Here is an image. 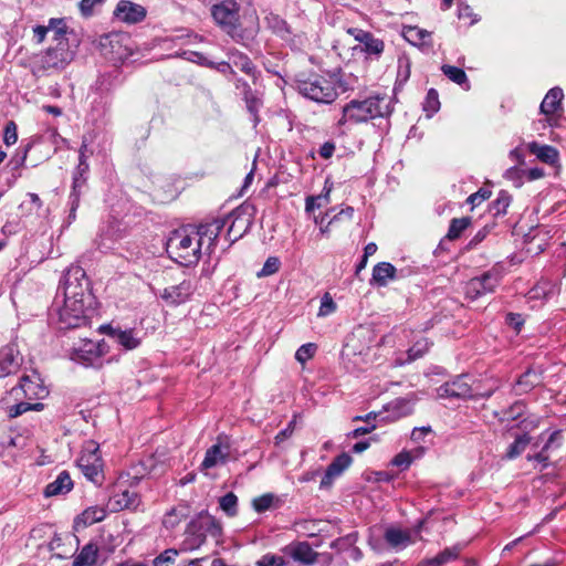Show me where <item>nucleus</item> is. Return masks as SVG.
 Segmentation results:
<instances>
[{"instance_id": "2f4dec72", "label": "nucleus", "mask_w": 566, "mask_h": 566, "mask_svg": "<svg viewBox=\"0 0 566 566\" xmlns=\"http://www.w3.org/2000/svg\"><path fill=\"white\" fill-rule=\"evenodd\" d=\"M98 557V547L93 542L83 546L81 552L75 556L72 566H94Z\"/></svg>"}, {"instance_id": "a211bd4d", "label": "nucleus", "mask_w": 566, "mask_h": 566, "mask_svg": "<svg viewBox=\"0 0 566 566\" xmlns=\"http://www.w3.org/2000/svg\"><path fill=\"white\" fill-rule=\"evenodd\" d=\"M114 17L125 23L135 24L142 22L147 14L145 7L129 0H120L115 10Z\"/></svg>"}, {"instance_id": "13d9d810", "label": "nucleus", "mask_w": 566, "mask_h": 566, "mask_svg": "<svg viewBox=\"0 0 566 566\" xmlns=\"http://www.w3.org/2000/svg\"><path fill=\"white\" fill-rule=\"evenodd\" d=\"M32 148V144L28 143L22 149H18L17 153L11 157L9 165L13 170L21 168L28 157V153Z\"/></svg>"}, {"instance_id": "7ed1b4c3", "label": "nucleus", "mask_w": 566, "mask_h": 566, "mask_svg": "<svg viewBox=\"0 0 566 566\" xmlns=\"http://www.w3.org/2000/svg\"><path fill=\"white\" fill-rule=\"evenodd\" d=\"M63 300L82 301L84 304L93 305L94 296L91 290V281L86 272L77 264H72L66 269L57 286L59 296Z\"/></svg>"}, {"instance_id": "7c9ffc66", "label": "nucleus", "mask_w": 566, "mask_h": 566, "mask_svg": "<svg viewBox=\"0 0 566 566\" xmlns=\"http://www.w3.org/2000/svg\"><path fill=\"white\" fill-rule=\"evenodd\" d=\"M563 96H564V94H563L562 88H559V87L551 88L541 103V106H539L541 113H543L545 115L554 114L560 107Z\"/></svg>"}, {"instance_id": "c9c22d12", "label": "nucleus", "mask_w": 566, "mask_h": 566, "mask_svg": "<svg viewBox=\"0 0 566 566\" xmlns=\"http://www.w3.org/2000/svg\"><path fill=\"white\" fill-rule=\"evenodd\" d=\"M441 71L453 83L465 87L467 90L470 88L469 78L462 69L449 64H443L441 66Z\"/></svg>"}, {"instance_id": "9b49d317", "label": "nucleus", "mask_w": 566, "mask_h": 566, "mask_svg": "<svg viewBox=\"0 0 566 566\" xmlns=\"http://www.w3.org/2000/svg\"><path fill=\"white\" fill-rule=\"evenodd\" d=\"M108 352V345L104 340L93 342L82 339L81 344L73 347L70 357L73 361L85 367H102V357Z\"/></svg>"}, {"instance_id": "a18cd8bd", "label": "nucleus", "mask_w": 566, "mask_h": 566, "mask_svg": "<svg viewBox=\"0 0 566 566\" xmlns=\"http://www.w3.org/2000/svg\"><path fill=\"white\" fill-rule=\"evenodd\" d=\"M552 293L553 286L549 284V282L542 281L528 291L527 297L530 300H547Z\"/></svg>"}, {"instance_id": "37998d69", "label": "nucleus", "mask_w": 566, "mask_h": 566, "mask_svg": "<svg viewBox=\"0 0 566 566\" xmlns=\"http://www.w3.org/2000/svg\"><path fill=\"white\" fill-rule=\"evenodd\" d=\"M220 509L230 517L238 514V496L233 492H228L219 500Z\"/></svg>"}, {"instance_id": "de8ad7c7", "label": "nucleus", "mask_w": 566, "mask_h": 566, "mask_svg": "<svg viewBox=\"0 0 566 566\" xmlns=\"http://www.w3.org/2000/svg\"><path fill=\"white\" fill-rule=\"evenodd\" d=\"M186 506H177L167 512L163 521L164 526L174 528L186 516Z\"/></svg>"}, {"instance_id": "f257e3e1", "label": "nucleus", "mask_w": 566, "mask_h": 566, "mask_svg": "<svg viewBox=\"0 0 566 566\" xmlns=\"http://www.w3.org/2000/svg\"><path fill=\"white\" fill-rule=\"evenodd\" d=\"M294 86L303 97L317 104L329 105L339 95L340 81L336 75L298 74L294 80Z\"/></svg>"}, {"instance_id": "412c9836", "label": "nucleus", "mask_w": 566, "mask_h": 566, "mask_svg": "<svg viewBox=\"0 0 566 566\" xmlns=\"http://www.w3.org/2000/svg\"><path fill=\"white\" fill-rule=\"evenodd\" d=\"M21 365L22 357L14 345L10 344L0 349V378L17 374Z\"/></svg>"}, {"instance_id": "6ab92c4d", "label": "nucleus", "mask_w": 566, "mask_h": 566, "mask_svg": "<svg viewBox=\"0 0 566 566\" xmlns=\"http://www.w3.org/2000/svg\"><path fill=\"white\" fill-rule=\"evenodd\" d=\"M92 154L93 151L88 149V143L84 138L78 149V164L73 171L71 189L82 191V189L86 186L87 175L90 170L87 158L88 155Z\"/></svg>"}, {"instance_id": "6e6d98bb", "label": "nucleus", "mask_w": 566, "mask_h": 566, "mask_svg": "<svg viewBox=\"0 0 566 566\" xmlns=\"http://www.w3.org/2000/svg\"><path fill=\"white\" fill-rule=\"evenodd\" d=\"M106 0H81L78 10L83 18H91L95 14L96 7H101Z\"/></svg>"}, {"instance_id": "bf43d9fd", "label": "nucleus", "mask_w": 566, "mask_h": 566, "mask_svg": "<svg viewBox=\"0 0 566 566\" xmlns=\"http://www.w3.org/2000/svg\"><path fill=\"white\" fill-rule=\"evenodd\" d=\"M82 191L71 189L69 196L70 212L67 216V223L71 224L76 219V211L80 206Z\"/></svg>"}, {"instance_id": "4d7b16f0", "label": "nucleus", "mask_w": 566, "mask_h": 566, "mask_svg": "<svg viewBox=\"0 0 566 566\" xmlns=\"http://www.w3.org/2000/svg\"><path fill=\"white\" fill-rule=\"evenodd\" d=\"M325 193H322L319 196H308L305 200V210L306 212H313L315 209L319 208L322 206V200H325L328 202L329 200V192L331 188H324Z\"/></svg>"}, {"instance_id": "4c0bfd02", "label": "nucleus", "mask_w": 566, "mask_h": 566, "mask_svg": "<svg viewBox=\"0 0 566 566\" xmlns=\"http://www.w3.org/2000/svg\"><path fill=\"white\" fill-rule=\"evenodd\" d=\"M512 202V196L506 190H501L497 193V198L490 205V212L494 217L504 216L507 212V208Z\"/></svg>"}, {"instance_id": "338daca9", "label": "nucleus", "mask_w": 566, "mask_h": 566, "mask_svg": "<svg viewBox=\"0 0 566 566\" xmlns=\"http://www.w3.org/2000/svg\"><path fill=\"white\" fill-rule=\"evenodd\" d=\"M271 28L274 30L276 34L281 38H285L287 34H291L290 27L287 22L280 17L275 15L271 20Z\"/></svg>"}, {"instance_id": "cd10ccee", "label": "nucleus", "mask_w": 566, "mask_h": 566, "mask_svg": "<svg viewBox=\"0 0 566 566\" xmlns=\"http://www.w3.org/2000/svg\"><path fill=\"white\" fill-rule=\"evenodd\" d=\"M73 489V481L71 479V475L67 471H62L57 474L56 479L49 483L43 494L45 497L56 496V495H64L69 493Z\"/></svg>"}, {"instance_id": "20e7f679", "label": "nucleus", "mask_w": 566, "mask_h": 566, "mask_svg": "<svg viewBox=\"0 0 566 566\" xmlns=\"http://www.w3.org/2000/svg\"><path fill=\"white\" fill-rule=\"evenodd\" d=\"M216 24L238 43L245 44L248 36L240 23V6L234 0H222L211 7Z\"/></svg>"}, {"instance_id": "49530a36", "label": "nucleus", "mask_w": 566, "mask_h": 566, "mask_svg": "<svg viewBox=\"0 0 566 566\" xmlns=\"http://www.w3.org/2000/svg\"><path fill=\"white\" fill-rule=\"evenodd\" d=\"M422 108L428 117H431L440 109L439 94L437 90L430 88L427 92Z\"/></svg>"}, {"instance_id": "c85d7f7f", "label": "nucleus", "mask_w": 566, "mask_h": 566, "mask_svg": "<svg viewBox=\"0 0 566 566\" xmlns=\"http://www.w3.org/2000/svg\"><path fill=\"white\" fill-rule=\"evenodd\" d=\"M115 510H136L142 504L140 495L135 491L125 490L113 495Z\"/></svg>"}, {"instance_id": "864d4df0", "label": "nucleus", "mask_w": 566, "mask_h": 566, "mask_svg": "<svg viewBox=\"0 0 566 566\" xmlns=\"http://www.w3.org/2000/svg\"><path fill=\"white\" fill-rule=\"evenodd\" d=\"M526 410V405L522 401H515L507 409L503 410L502 420H516L521 418Z\"/></svg>"}, {"instance_id": "72a5a7b5", "label": "nucleus", "mask_w": 566, "mask_h": 566, "mask_svg": "<svg viewBox=\"0 0 566 566\" xmlns=\"http://www.w3.org/2000/svg\"><path fill=\"white\" fill-rule=\"evenodd\" d=\"M105 517L106 511L103 507L91 506L75 518V524L82 523L83 526H88L103 521Z\"/></svg>"}, {"instance_id": "0e129e2a", "label": "nucleus", "mask_w": 566, "mask_h": 566, "mask_svg": "<svg viewBox=\"0 0 566 566\" xmlns=\"http://www.w3.org/2000/svg\"><path fill=\"white\" fill-rule=\"evenodd\" d=\"M412 461L413 458L409 451H401L392 458L390 463L403 471L411 465Z\"/></svg>"}, {"instance_id": "aec40b11", "label": "nucleus", "mask_w": 566, "mask_h": 566, "mask_svg": "<svg viewBox=\"0 0 566 566\" xmlns=\"http://www.w3.org/2000/svg\"><path fill=\"white\" fill-rule=\"evenodd\" d=\"M193 284L190 280H184L177 285L165 287L160 292V297L168 305H180L189 300L193 293Z\"/></svg>"}, {"instance_id": "393cba45", "label": "nucleus", "mask_w": 566, "mask_h": 566, "mask_svg": "<svg viewBox=\"0 0 566 566\" xmlns=\"http://www.w3.org/2000/svg\"><path fill=\"white\" fill-rule=\"evenodd\" d=\"M542 371L534 368H527L515 381L513 386L514 394L522 396L532 391L542 384Z\"/></svg>"}, {"instance_id": "a878e982", "label": "nucleus", "mask_w": 566, "mask_h": 566, "mask_svg": "<svg viewBox=\"0 0 566 566\" xmlns=\"http://www.w3.org/2000/svg\"><path fill=\"white\" fill-rule=\"evenodd\" d=\"M384 539L386 545L396 552L401 551L411 544L410 533L394 526L385 530Z\"/></svg>"}, {"instance_id": "6e6552de", "label": "nucleus", "mask_w": 566, "mask_h": 566, "mask_svg": "<svg viewBox=\"0 0 566 566\" xmlns=\"http://www.w3.org/2000/svg\"><path fill=\"white\" fill-rule=\"evenodd\" d=\"M256 208L250 201H244L227 216L226 221L231 219V224L228 228L227 239L230 243L241 239L251 229Z\"/></svg>"}, {"instance_id": "f8f14e48", "label": "nucleus", "mask_w": 566, "mask_h": 566, "mask_svg": "<svg viewBox=\"0 0 566 566\" xmlns=\"http://www.w3.org/2000/svg\"><path fill=\"white\" fill-rule=\"evenodd\" d=\"M467 375H461L451 381H447L437 389L439 398H454V399H479L490 398L494 389H489L483 392H474L471 385L467 381Z\"/></svg>"}, {"instance_id": "052dcab7", "label": "nucleus", "mask_w": 566, "mask_h": 566, "mask_svg": "<svg viewBox=\"0 0 566 566\" xmlns=\"http://www.w3.org/2000/svg\"><path fill=\"white\" fill-rule=\"evenodd\" d=\"M377 531L370 528L368 536V545L376 553H382L386 549V542L384 539V534H377Z\"/></svg>"}, {"instance_id": "5701e85b", "label": "nucleus", "mask_w": 566, "mask_h": 566, "mask_svg": "<svg viewBox=\"0 0 566 566\" xmlns=\"http://www.w3.org/2000/svg\"><path fill=\"white\" fill-rule=\"evenodd\" d=\"M352 457L343 452L337 455L326 468V471L321 480V489H328L334 483V480L343 474V472L352 464Z\"/></svg>"}, {"instance_id": "603ef678", "label": "nucleus", "mask_w": 566, "mask_h": 566, "mask_svg": "<svg viewBox=\"0 0 566 566\" xmlns=\"http://www.w3.org/2000/svg\"><path fill=\"white\" fill-rule=\"evenodd\" d=\"M281 268V261L277 256H269L262 269L256 273L258 277H266L276 273Z\"/></svg>"}, {"instance_id": "b1692460", "label": "nucleus", "mask_w": 566, "mask_h": 566, "mask_svg": "<svg viewBox=\"0 0 566 566\" xmlns=\"http://www.w3.org/2000/svg\"><path fill=\"white\" fill-rule=\"evenodd\" d=\"M230 455V446L223 443L221 437L218 438L217 443L212 444L205 454L200 469L208 470L219 464H224Z\"/></svg>"}, {"instance_id": "c756f323", "label": "nucleus", "mask_w": 566, "mask_h": 566, "mask_svg": "<svg viewBox=\"0 0 566 566\" xmlns=\"http://www.w3.org/2000/svg\"><path fill=\"white\" fill-rule=\"evenodd\" d=\"M527 149L531 154L535 155L538 160L547 165H555L558 161V150L551 145H541L536 142H532L527 145Z\"/></svg>"}, {"instance_id": "473e14b6", "label": "nucleus", "mask_w": 566, "mask_h": 566, "mask_svg": "<svg viewBox=\"0 0 566 566\" xmlns=\"http://www.w3.org/2000/svg\"><path fill=\"white\" fill-rule=\"evenodd\" d=\"M230 59L232 60V63L235 67H238L247 75L252 76L254 81L256 80V75L259 74V72L256 71L255 65L247 54L238 50H233L230 53Z\"/></svg>"}, {"instance_id": "09e8293b", "label": "nucleus", "mask_w": 566, "mask_h": 566, "mask_svg": "<svg viewBox=\"0 0 566 566\" xmlns=\"http://www.w3.org/2000/svg\"><path fill=\"white\" fill-rule=\"evenodd\" d=\"M178 554L177 549L167 548L153 559L151 566H171L176 562Z\"/></svg>"}, {"instance_id": "2eb2a0df", "label": "nucleus", "mask_w": 566, "mask_h": 566, "mask_svg": "<svg viewBox=\"0 0 566 566\" xmlns=\"http://www.w3.org/2000/svg\"><path fill=\"white\" fill-rule=\"evenodd\" d=\"M347 33L359 43L354 46L355 51L364 53L366 57L379 60L385 50V42L381 39L359 28H349Z\"/></svg>"}, {"instance_id": "c03bdc74", "label": "nucleus", "mask_w": 566, "mask_h": 566, "mask_svg": "<svg viewBox=\"0 0 566 566\" xmlns=\"http://www.w3.org/2000/svg\"><path fill=\"white\" fill-rule=\"evenodd\" d=\"M358 541V532H352L345 536L334 539L329 547L337 552H344L353 547Z\"/></svg>"}, {"instance_id": "ddd939ff", "label": "nucleus", "mask_w": 566, "mask_h": 566, "mask_svg": "<svg viewBox=\"0 0 566 566\" xmlns=\"http://www.w3.org/2000/svg\"><path fill=\"white\" fill-rule=\"evenodd\" d=\"M77 467L88 481L95 485H102L104 473L98 446L94 447L92 450L85 449L77 460Z\"/></svg>"}, {"instance_id": "1a4fd4ad", "label": "nucleus", "mask_w": 566, "mask_h": 566, "mask_svg": "<svg viewBox=\"0 0 566 566\" xmlns=\"http://www.w3.org/2000/svg\"><path fill=\"white\" fill-rule=\"evenodd\" d=\"M92 305L84 304L82 301H67L63 300V306L57 307L59 328L72 329L87 326L90 324V316L87 312Z\"/></svg>"}, {"instance_id": "9d476101", "label": "nucleus", "mask_w": 566, "mask_h": 566, "mask_svg": "<svg viewBox=\"0 0 566 566\" xmlns=\"http://www.w3.org/2000/svg\"><path fill=\"white\" fill-rule=\"evenodd\" d=\"M502 277V269L493 266L481 275L470 279L465 284V297L475 301L489 293H493L500 285Z\"/></svg>"}, {"instance_id": "58836bf2", "label": "nucleus", "mask_w": 566, "mask_h": 566, "mask_svg": "<svg viewBox=\"0 0 566 566\" xmlns=\"http://www.w3.org/2000/svg\"><path fill=\"white\" fill-rule=\"evenodd\" d=\"M472 219L470 217L453 218L450 221L446 239L453 241L461 237V234L471 226Z\"/></svg>"}, {"instance_id": "39448f33", "label": "nucleus", "mask_w": 566, "mask_h": 566, "mask_svg": "<svg viewBox=\"0 0 566 566\" xmlns=\"http://www.w3.org/2000/svg\"><path fill=\"white\" fill-rule=\"evenodd\" d=\"M166 247L170 256L181 265L189 266L200 260V243H196V237L187 229L172 231Z\"/></svg>"}, {"instance_id": "680f3d73", "label": "nucleus", "mask_w": 566, "mask_h": 566, "mask_svg": "<svg viewBox=\"0 0 566 566\" xmlns=\"http://www.w3.org/2000/svg\"><path fill=\"white\" fill-rule=\"evenodd\" d=\"M316 348V345L313 343H307L300 346L295 353V359L301 364L306 363L314 356Z\"/></svg>"}, {"instance_id": "774afa93", "label": "nucleus", "mask_w": 566, "mask_h": 566, "mask_svg": "<svg viewBox=\"0 0 566 566\" xmlns=\"http://www.w3.org/2000/svg\"><path fill=\"white\" fill-rule=\"evenodd\" d=\"M258 566H285L286 562L283 556L274 554H265L258 562Z\"/></svg>"}, {"instance_id": "5fc2aeb1", "label": "nucleus", "mask_w": 566, "mask_h": 566, "mask_svg": "<svg viewBox=\"0 0 566 566\" xmlns=\"http://www.w3.org/2000/svg\"><path fill=\"white\" fill-rule=\"evenodd\" d=\"M262 104H263V102H262L261 94H259L245 102L247 111L250 113V115L253 118L252 120H253L254 127L260 123L259 111L262 107Z\"/></svg>"}, {"instance_id": "79ce46f5", "label": "nucleus", "mask_w": 566, "mask_h": 566, "mask_svg": "<svg viewBox=\"0 0 566 566\" xmlns=\"http://www.w3.org/2000/svg\"><path fill=\"white\" fill-rule=\"evenodd\" d=\"M50 31L54 33L53 40L59 43L60 41H67L65 38L69 32V27L64 18H51L49 20Z\"/></svg>"}, {"instance_id": "69168bd1", "label": "nucleus", "mask_w": 566, "mask_h": 566, "mask_svg": "<svg viewBox=\"0 0 566 566\" xmlns=\"http://www.w3.org/2000/svg\"><path fill=\"white\" fill-rule=\"evenodd\" d=\"M18 140V127L13 120H9L4 126L3 142L7 146L15 144Z\"/></svg>"}, {"instance_id": "f704fd0d", "label": "nucleus", "mask_w": 566, "mask_h": 566, "mask_svg": "<svg viewBox=\"0 0 566 566\" xmlns=\"http://www.w3.org/2000/svg\"><path fill=\"white\" fill-rule=\"evenodd\" d=\"M403 36L413 45L428 44L431 46V42H427V40L431 39V32L424 29H420L418 27H408L403 32Z\"/></svg>"}, {"instance_id": "4468645a", "label": "nucleus", "mask_w": 566, "mask_h": 566, "mask_svg": "<svg viewBox=\"0 0 566 566\" xmlns=\"http://www.w3.org/2000/svg\"><path fill=\"white\" fill-rule=\"evenodd\" d=\"M226 226V219L214 218L211 221L200 223L192 235L196 237V243H200V251H205L210 255L214 248L216 242Z\"/></svg>"}, {"instance_id": "f03ea898", "label": "nucleus", "mask_w": 566, "mask_h": 566, "mask_svg": "<svg viewBox=\"0 0 566 566\" xmlns=\"http://www.w3.org/2000/svg\"><path fill=\"white\" fill-rule=\"evenodd\" d=\"M394 108L387 96H369L363 101L352 99L343 107V116L338 125L346 123H365L374 118L389 117Z\"/></svg>"}, {"instance_id": "e2e57ef3", "label": "nucleus", "mask_w": 566, "mask_h": 566, "mask_svg": "<svg viewBox=\"0 0 566 566\" xmlns=\"http://www.w3.org/2000/svg\"><path fill=\"white\" fill-rule=\"evenodd\" d=\"M273 501H274L273 494H271V493L263 494L253 500L252 506L258 513H263L272 506Z\"/></svg>"}, {"instance_id": "f3484780", "label": "nucleus", "mask_w": 566, "mask_h": 566, "mask_svg": "<svg viewBox=\"0 0 566 566\" xmlns=\"http://www.w3.org/2000/svg\"><path fill=\"white\" fill-rule=\"evenodd\" d=\"M284 555L291 557L293 560L305 565L312 566L316 563L318 553L315 552L308 542H292L283 549Z\"/></svg>"}, {"instance_id": "3c124183", "label": "nucleus", "mask_w": 566, "mask_h": 566, "mask_svg": "<svg viewBox=\"0 0 566 566\" xmlns=\"http://www.w3.org/2000/svg\"><path fill=\"white\" fill-rule=\"evenodd\" d=\"M564 443V436L563 431L557 429L551 432L548 436L545 444L542 447V449L549 453L551 451L558 450Z\"/></svg>"}, {"instance_id": "a19ab883", "label": "nucleus", "mask_w": 566, "mask_h": 566, "mask_svg": "<svg viewBox=\"0 0 566 566\" xmlns=\"http://www.w3.org/2000/svg\"><path fill=\"white\" fill-rule=\"evenodd\" d=\"M432 343L428 338H420L416 340L412 346L407 350V361H413L418 358H421L429 349Z\"/></svg>"}, {"instance_id": "423d86ee", "label": "nucleus", "mask_w": 566, "mask_h": 566, "mask_svg": "<svg viewBox=\"0 0 566 566\" xmlns=\"http://www.w3.org/2000/svg\"><path fill=\"white\" fill-rule=\"evenodd\" d=\"M186 534L190 541V547H200L211 536L219 539L222 535V526L220 522L207 511L200 512L187 525Z\"/></svg>"}, {"instance_id": "8fccbe9b", "label": "nucleus", "mask_w": 566, "mask_h": 566, "mask_svg": "<svg viewBox=\"0 0 566 566\" xmlns=\"http://www.w3.org/2000/svg\"><path fill=\"white\" fill-rule=\"evenodd\" d=\"M410 60L407 56H400L398 59V71L396 84L403 85L410 77Z\"/></svg>"}, {"instance_id": "dca6fc26", "label": "nucleus", "mask_w": 566, "mask_h": 566, "mask_svg": "<svg viewBox=\"0 0 566 566\" xmlns=\"http://www.w3.org/2000/svg\"><path fill=\"white\" fill-rule=\"evenodd\" d=\"M19 390L29 400L44 399L49 395V389L36 370H33L31 375H23L19 385L13 387L11 391L18 395Z\"/></svg>"}, {"instance_id": "ea45409f", "label": "nucleus", "mask_w": 566, "mask_h": 566, "mask_svg": "<svg viewBox=\"0 0 566 566\" xmlns=\"http://www.w3.org/2000/svg\"><path fill=\"white\" fill-rule=\"evenodd\" d=\"M461 547L455 545L453 547H447L440 552L437 556L428 560L429 566H442L446 563L458 558Z\"/></svg>"}, {"instance_id": "bb28decb", "label": "nucleus", "mask_w": 566, "mask_h": 566, "mask_svg": "<svg viewBox=\"0 0 566 566\" xmlns=\"http://www.w3.org/2000/svg\"><path fill=\"white\" fill-rule=\"evenodd\" d=\"M397 269L389 262H379L373 269L370 285L386 286L390 280L397 277Z\"/></svg>"}, {"instance_id": "e433bc0d", "label": "nucleus", "mask_w": 566, "mask_h": 566, "mask_svg": "<svg viewBox=\"0 0 566 566\" xmlns=\"http://www.w3.org/2000/svg\"><path fill=\"white\" fill-rule=\"evenodd\" d=\"M530 442L531 437L528 433H522L516 436L515 440L507 447L505 458L509 460L516 459L524 452Z\"/></svg>"}, {"instance_id": "0eeeda50", "label": "nucleus", "mask_w": 566, "mask_h": 566, "mask_svg": "<svg viewBox=\"0 0 566 566\" xmlns=\"http://www.w3.org/2000/svg\"><path fill=\"white\" fill-rule=\"evenodd\" d=\"M73 59L74 53L70 50L69 41H60L55 46L49 48L34 57L33 73L62 71Z\"/></svg>"}, {"instance_id": "4be33fe9", "label": "nucleus", "mask_w": 566, "mask_h": 566, "mask_svg": "<svg viewBox=\"0 0 566 566\" xmlns=\"http://www.w3.org/2000/svg\"><path fill=\"white\" fill-rule=\"evenodd\" d=\"M99 329L126 350H133L140 345V338L133 328L123 331L120 328L113 327L112 325H102Z\"/></svg>"}]
</instances>
